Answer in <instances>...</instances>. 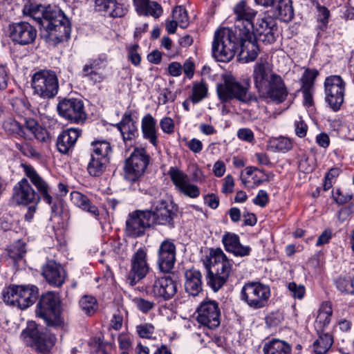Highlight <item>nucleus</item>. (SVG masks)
Returning a JSON list of instances; mask_svg holds the SVG:
<instances>
[{"mask_svg":"<svg viewBox=\"0 0 354 354\" xmlns=\"http://www.w3.org/2000/svg\"><path fill=\"white\" fill-rule=\"evenodd\" d=\"M235 15V32L228 28H221L214 33L212 43V55L218 61L230 62L238 48V35L250 34L254 28L253 19L257 11L248 6L245 1L239 2L233 8Z\"/></svg>","mask_w":354,"mask_h":354,"instance_id":"f257e3e1","label":"nucleus"},{"mask_svg":"<svg viewBox=\"0 0 354 354\" xmlns=\"http://www.w3.org/2000/svg\"><path fill=\"white\" fill-rule=\"evenodd\" d=\"M23 12L39 23L41 28L46 32L45 36L49 42L56 45L70 38V21L58 8L50 5L44 6L36 3H29L24 6Z\"/></svg>","mask_w":354,"mask_h":354,"instance_id":"f03ea898","label":"nucleus"},{"mask_svg":"<svg viewBox=\"0 0 354 354\" xmlns=\"http://www.w3.org/2000/svg\"><path fill=\"white\" fill-rule=\"evenodd\" d=\"M223 82L216 85V93L221 103L225 104L236 100L244 104L257 101V97L250 92V80L245 79L243 82H239L230 73L225 74Z\"/></svg>","mask_w":354,"mask_h":354,"instance_id":"7ed1b4c3","label":"nucleus"},{"mask_svg":"<svg viewBox=\"0 0 354 354\" xmlns=\"http://www.w3.org/2000/svg\"><path fill=\"white\" fill-rule=\"evenodd\" d=\"M32 88L34 93L44 99L54 97L59 91L58 78L55 72L41 70L32 77Z\"/></svg>","mask_w":354,"mask_h":354,"instance_id":"20e7f679","label":"nucleus"},{"mask_svg":"<svg viewBox=\"0 0 354 354\" xmlns=\"http://www.w3.org/2000/svg\"><path fill=\"white\" fill-rule=\"evenodd\" d=\"M59 298L54 292H48L41 295L37 304V314L48 326L60 325Z\"/></svg>","mask_w":354,"mask_h":354,"instance_id":"39448f33","label":"nucleus"},{"mask_svg":"<svg viewBox=\"0 0 354 354\" xmlns=\"http://www.w3.org/2000/svg\"><path fill=\"white\" fill-rule=\"evenodd\" d=\"M150 156L143 148H136L126 160L124 178L127 180L135 183L145 174L149 163Z\"/></svg>","mask_w":354,"mask_h":354,"instance_id":"423d86ee","label":"nucleus"},{"mask_svg":"<svg viewBox=\"0 0 354 354\" xmlns=\"http://www.w3.org/2000/svg\"><path fill=\"white\" fill-rule=\"evenodd\" d=\"M20 337L26 345L42 353H48L56 342L55 335L48 329L40 332L37 328L30 326L21 332Z\"/></svg>","mask_w":354,"mask_h":354,"instance_id":"0eeeda50","label":"nucleus"},{"mask_svg":"<svg viewBox=\"0 0 354 354\" xmlns=\"http://www.w3.org/2000/svg\"><path fill=\"white\" fill-rule=\"evenodd\" d=\"M324 86L326 102L333 111H339L344 101L346 82L341 76L332 75L326 77Z\"/></svg>","mask_w":354,"mask_h":354,"instance_id":"6e6552de","label":"nucleus"},{"mask_svg":"<svg viewBox=\"0 0 354 354\" xmlns=\"http://www.w3.org/2000/svg\"><path fill=\"white\" fill-rule=\"evenodd\" d=\"M270 297L269 286L258 282L245 283L241 290V299L254 309L266 306Z\"/></svg>","mask_w":354,"mask_h":354,"instance_id":"1a4fd4ad","label":"nucleus"},{"mask_svg":"<svg viewBox=\"0 0 354 354\" xmlns=\"http://www.w3.org/2000/svg\"><path fill=\"white\" fill-rule=\"evenodd\" d=\"M177 209L172 202L160 200L154 202L146 214L151 225H165L174 227V218L176 215Z\"/></svg>","mask_w":354,"mask_h":354,"instance_id":"9d476101","label":"nucleus"},{"mask_svg":"<svg viewBox=\"0 0 354 354\" xmlns=\"http://www.w3.org/2000/svg\"><path fill=\"white\" fill-rule=\"evenodd\" d=\"M57 110L59 115L73 123H82L86 119L84 102L77 98H64L59 102Z\"/></svg>","mask_w":354,"mask_h":354,"instance_id":"9b49d317","label":"nucleus"},{"mask_svg":"<svg viewBox=\"0 0 354 354\" xmlns=\"http://www.w3.org/2000/svg\"><path fill=\"white\" fill-rule=\"evenodd\" d=\"M197 322L209 329H214L220 324V309L216 301L206 300L203 301L196 310Z\"/></svg>","mask_w":354,"mask_h":354,"instance_id":"f8f14e48","label":"nucleus"},{"mask_svg":"<svg viewBox=\"0 0 354 354\" xmlns=\"http://www.w3.org/2000/svg\"><path fill=\"white\" fill-rule=\"evenodd\" d=\"M177 290V283L170 276L156 278L153 284L147 288L148 294L165 301L171 299Z\"/></svg>","mask_w":354,"mask_h":354,"instance_id":"ddd939ff","label":"nucleus"},{"mask_svg":"<svg viewBox=\"0 0 354 354\" xmlns=\"http://www.w3.org/2000/svg\"><path fill=\"white\" fill-rule=\"evenodd\" d=\"M149 270L147 250L145 248H139L131 257V267L127 274V280L130 285L133 286L143 279Z\"/></svg>","mask_w":354,"mask_h":354,"instance_id":"4468645a","label":"nucleus"},{"mask_svg":"<svg viewBox=\"0 0 354 354\" xmlns=\"http://www.w3.org/2000/svg\"><path fill=\"white\" fill-rule=\"evenodd\" d=\"M151 226L146 210H136L130 213L126 221L125 233L128 236L138 237L144 234L146 228Z\"/></svg>","mask_w":354,"mask_h":354,"instance_id":"2eb2a0df","label":"nucleus"},{"mask_svg":"<svg viewBox=\"0 0 354 354\" xmlns=\"http://www.w3.org/2000/svg\"><path fill=\"white\" fill-rule=\"evenodd\" d=\"M9 30L12 40L20 45L32 44L37 37V30L28 22L14 23Z\"/></svg>","mask_w":354,"mask_h":354,"instance_id":"dca6fc26","label":"nucleus"},{"mask_svg":"<svg viewBox=\"0 0 354 354\" xmlns=\"http://www.w3.org/2000/svg\"><path fill=\"white\" fill-rule=\"evenodd\" d=\"M275 21L270 16L259 17L256 24L252 29L256 39H259L263 43L272 44L275 41L274 28Z\"/></svg>","mask_w":354,"mask_h":354,"instance_id":"f3484780","label":"nucleus"},{"mask_svg":"<svg viewBox=\"0 0 354 354\" xmlns=\"http://www.w3.org/2000/svg\"><path fill=\"white\" fill-rule=\"evenodd\" d=\"M158 265L162 272H169L176 261V246L170 239L163 241L158 251Z\"/></svg>","mask_w":354,"mask_h":354,"instance_id":"a211bd4d","label":"nucleus"},{"mask_svg":"<svg viewBox=\"0 0 354 354\" xmlns=\"http://www.w3.org/2000/svg\"><path fill=\"white\" fill-rule=\"evenodd\" d=\"M41 274L46 281L55 287H61L66 279V272L61 264L54 260H48L42 266Z\"/></svg>","mask_w":354,"mask_h":354,"instance_id":"6ab92c4d","label":"nucleus"},{"mask_svg":"<svg viewBox=\"0 0 354 354\" xmlns=\"http://www.w3.org/2000/svg\"><path fill=\"white\" fill-rule=\"evenodd\" d=\"M273 75L269 63L266 60H260L255 64L253 71V79L256 88L259 93H264L269 85Z\"/></svg>","mask_w":354,"mask_h":354,"instance_id":"aec40b11","label":"nucleus"},{"mask_svg":"<svg viewBox=\"0 0 354 354\" xmlns=\"http://www.w3.org/2000/svg\"><path fill=\"white\" fill-rule=\"evenodd\" d=\"M13 198L19 205H28L39 201V196L26 178H22L14 187Z\"/></svg>","mask_w":354,"mask_h":354,"instance_id":"412c9836","label":"nucleus"},{"mask_svg":"<svg viewBox=\"0 0 354 354\" xmlns=\"http://www.w3.org/2000/svg\"><path fill=\"white\" fill-rule=\"evenodd\" d=\"M208 261L209 266L207 268L229 277L232 264L221 248L212 249Z\"/></svg>","mask_w":354,"mask_h":354,"instance_id":"4be33fe9","label":"nucleus"},{"mask_svg":"<svg viewBox=\"0 0 354 354\" xmlns=\"http://www.w3.org/2000/svg\"><path fill=\"white\" fill-rule=\"evenodd\" d=\"M106 66V62L104 59H92L84 64L82 70V77L87 78L93 84H97L106 79V75L99 71Z\"/></svg>","mask_w":354,"mask_h":354,"instance_id":"5701e85b","label":"nucleus"},{"mask_svg":"<svg viewBox=\"0 0 354 354\" xmlns=\"http://www.w3.org/2000/svg\"><path fill=\"white\" fill-rule=\"evenodd\" d=\"M26 176L31 183L36 187L38 192L42 196V199L48 205L53 203V198L49 194V187L47 183L37 174L35 169L28 165H22Z\"/></svg>","mask_w":354,"mask_h":354,"instance_id":"b1692460","label":"nucleus"},{"mask_svg":"<svg viewBox=\"0 0 354 354\" xmlns=\"http://www.w3.org/2000/svg\"><path fill=\"white\" fill-rule=\"evenodd\" d=\"M238 36L240 40L239 55L241 59L247 62L254 61L258 55L259 47L253 32H250V34L247 35Z\"/></svg>","mask_w":354,"mask_h":354,"instance_id":"393cba45","label":"nucleus"},{"mask_svg":"<svg viewBox=\"0 0 354 354\" xmlns=\"http://www.w3.org/2000/svg\"><path fill=\"white\" fill-rule=\"evenodd\" d=\"M263 94H266L271 100L281 103L285 100L288 91L282 78L277 75H273L270 80L269 85L265 89Z\"/></svg>","mask_w":354,"mask_h":354,"instance_id":"a878e982","label":"nucleus"},{"mask_svg":"<svg viewBox=\"0 0 354 354\" xmlns=\"http://www.w3.org/2000/svg\"><path fill=\"white\" fill-rule=\"evenodd\" d=\"M184 277V286L186 292L193 297L198 296L203 290L201 272L196 269H189L185 272Z\"/></svg>","mask_w":354,"mask_h":354,"instance_id":"bb28decb","label":"nucleus"},{"mask_svg":"<svg viewBox=\"0 0 354 354\" xmlns=\"http://www.w3.org/2000/svg\"><path fill=\"white\" fill-rule=\"evenodd\" d=\"M80 133L81 130L78 128H70L64 131L57 139V150L62 153H67L74 147Z\"/></svg>","mask_w":354,"mask_h":354,"instance_id":"cd10ccee","label":"nucleus"},{"mask_svg":"<svg viewBox=\"0 0 354 354\" xmlns=\"http://www.w3.org/2000/svg\"><path fill=\"white\" fill-rule=\"evenodd\" d=\"M222 242L225 250L233 253L235 256H248L251 251L249 246L242 245L240 243L239 236L233 233H225L222 238Z\"/></svg>","mask_w":354,"mask_h":354,"instance_id":"c85d7f7f","label":"nucleus"},{"mask_svg":"<svg viewBox=\"0 0 354 354\" xmlns=\"http://www.w3.org/2000/svg\"><path fill=\"white\" fill-rule=\"evenodd\" d=\"M19 308L25 309L32 305L39 295L38 288L34 285L19 286Z\"/></svg>","mask_w":354,"mask_h":354,"instance_id":"c756f323","label":"nucleus"},{"mask_svg":"<svg viewBox=\"0 0 354 354\" xmlns=\"http://www.w3.org/2000/svg\"><path fill=\"white\" fill-rule=\"evenodd\" d=\"M124 142L131 141L138 135V129L132 120L131 114L125 112L120 122L117 124Z\"/></svg>","mask_w":354,"mask_h":354,"instance_id":"7c9ffc66","label":"nucleus"},{"mask_svg":"<svg viewBox=\"0 0 354 354\" xmlns=\"http://www.w3.org/2000/svg\"><path fill=\"white\" fill-rule=\"evenodd\" d=\"M71 199L73 204L95 218H97L100 212L97 206L91 203L88 198L79 192H72L71 193Z\"/></svg>","mask_w":354,"mask_h":354,"instance_id":"2f4dec72","label":"nucleus"},{"mask_svg":"<svg viewBox=\"0 0 354 354\" xmlns=\"http://www.w3.org/2000/svg\"><path fill=\"white\" fill-rule=\"evenodd\" d=\"M141 129L143 138L148 140L153 146L157 145L156 120L150 114L144 116L141 121Z\"/></svg>","mask_w":354,"mask_h":354,"instance_id":"473e14b6","label":"nucleus"},{"mask_svg":"<svg viewBox=\"0 0 354 354\" xmlns=\"http://www.w3.org/2000/svg\"><path fill=\"white\" fill-rule=\"evenodd\" d=\"M332 314L333 308L330 303H322L318 310L317 318L315 322V327L317 333L323 332L325 327L329 324Z\"/></svg>","mask_w":354,"mask_h":354,"instance_id":"72a5a7b5","label":"nucleus"},{"mask_svg":"<svg viewBox=\"0 0 354 354\" xmlns=\"http://www.w3.org/2000/svg\"><path fill=\"white\" fill-rule=\"evenodd\" d=\"M274 9V16L281 21L288 22L294 16V10L291 0H279L272 7Z\"/></svg>","mask_w":354,"mask_h":354,"instance_id":"f704fd0d","label":"nucleus"},{"mask_svg":"<svg viewBox=\"0 0 354 354\" xmlns=\"http://www.w3.org/2000/svg\"><path fill=\"white\" fill-rule=\"evenodd\" d=\"M264 354H291V346L283 340L272 339L263 348Z\"/></svg>","mask_w":354,"mask_h":354,"instance_id":"c9c22d12","label":"nucleus"},{"mask_svg":"<svg viewBox=\"0 0 354 354\" xmlns=\"http://www.w3.org/2000/svg\"><path fill=\"white\" fill-rule=\"evenodd\" d=\"M317 333L319 337L313 343L314 352L315 354H325L333 345V338L328 333Z\"/></svg>","mask_w":354,"mask_h":354,"instance_id":"e433bc0d","label":"nucleus"},{"mask_svg":"<svg viewBox=\"0 0 354 354\" xmlns=\"http://www.w3.org/2000/svg\"><path fill=\"white\" fill-rule=\"evenodd\" d=\"M109 162V161L107 159H102V158H100L91 155V159L87 165V171L91 176H100L106 170Z\"/></svg>","mask_w":354,"mask_h":354,"instance_id":"4c0bfd02","label":"nucleus"},{"mask_svg":"<svg viewBox=\"0 0 354 354\" xmlns=\"http://www.w3.org/2000/svg\"><path fill=\"white\" fill-rule=\"evenodd\" d=\"M91 156L97 158L107 159L109 161V156L111 153V145L106 140H95L92 142Z\"/></svg>","mask_w":354,"mask_h":354,"instance_id":"58836bf2","label":"nucleus"},{"mask_svg":"<svg viewBox=\"0 0 354 354\" xmlns=\"http://www.w3.org/2000/svg\"><path fill=\"white\" fill-rule=\"evenodd\" d=\"M207 268V283L214 292H217L226 283L229 277L225 274H217L216 272L209 268Z\"/></svg>","mask_w":354,"mask_h":354,"instance_id":"ea45409f","label":"nucleus"},{"mask_svg":"<svg viewBox=\"0 0 354 354\" xmlns=\"http://www.w3.org/2000/svg\"><path fill=\"white\" fill-rule=\"evenodd\" d=\"M208 87L205 82L201 81L195 82L192 89L190 100L194 104H197L207 96Z\"/></svg>","mask_w":354,"mask_h":354,"instance_id":"a19ab883","label":"nucleus"},{"mask_svg":"<svg viewBox=\"0 0 354 354\" xmlns=\"http://www.w3.org/2000/svg\"><path fill=\"white\" fill-rule=\"evenodd\" d=\"M318 75L319 71L317 69L306 68L300 79L301 89L315 90V82Z\"/></svg>","mask_w":354,"mask_h":354,"instance_id":"79ce46f5","label":"nucleus"},{"mask_svg":"<svg viewBox=\"0 0 354 354\" xmlns=\"http://www.w3.org/2000/svg\"><path fill=\"white\" fill-rule=\"evenodd\" d=\"M19 286H12L3 290V300L6 304L19 308Z\"/></svg>","mask_w":354,"mask_h":354,"instance_id":"37998d69","label":"nucleus"},{"mask_svg":"<svg viewBox=\"0 0 354 354\" xmlns=\"http://www.w3.org/2000/svg\"><path fill=\"white\" fill-rule=\"evenodd\" d=\"M2 127L8 134H16L21 137H24L25 135L24 127L12 118L5 120Z\"/></svg>","mask_w":354,"mask_h":354,"instance_id":"c03bdc74","label":"nucleus"},{"mask_svg":"<svg viewBox=\"0 0 354 354\" xmlns=\"http://www.w3.org/2000/svg\"><path fill=\"white\" fill-rule=\"evenodd\" d=\"M168 174L178 190L189 180L187 175L176 167H171Z\"/></svg>","mask_w":354,"mask_h":354,"instance_id":"a18cd8bd","label":"nucleus"},{"mask_svg":"<svg viewBox=\"0 0 354 354\" xmlns=\"http://www.w3.org/2000/svg\"><path fill=\"white\" fill-rule=\"evenodd\" d=\"M270 145L274 151L283 153L290 150L292 147L290 140L283 136L272 139Z\"/></svg>","mask_w":354,"mask_h":354,"instance_id":"49530a36","label":"nucleus"},{"mask_svg":"<svg viewBox=\"0 0 354 354\" xmlns=\"http://www.w3.org/2000/svg\"><path fill=\"white\" fill-rule=\"evenodd\" d=\"M82 310L87 315H91L97 310V301L95 297L85 295L80 301Z\"/></svg>","mask_w":354,"mask_h":354,"instance_id":"de8ad7c7","label":"nucleus"},{"mask_svg":"<svg viewBox=\"0 0 354 354\" xmlns=\"http://www.w3.org/2000/svg\"><path fill=\"white\" fill-rule=\"evenodd\" d=\"M172 18L178 22V26L182 28H185L188 26L187 13L182 6H176L173 10Z\"/></svg>","mask_w":354,"mask_h":354,"instance_id":"09e8293b","label":"nucleus"},{"mask_svg":"<svg viewBox=\"0 0 354 354\" xmlns=\"http://www.w3.org/2000/svg\"><path fill=\"white\" fill-rule=\"evenodd\" d=\"M16 148L25 156L34 159L40 158V153L29 142H25L21 144H16Z\"/></svg>","mask_w":354,"mask_h":354,"instance_id":"8fccbe9b","label":"nucleus"},{"mask_svg":"<svg viewBox=\"0 0 354 354\" xmlns=\"http://www.w3.org/2000/svg\"><path fill=\"white\" fill-rule=\"evenodd\" d=\"M26 252L25 244L20 241L12 245L8 250L10 257L15 261L21 259Z\"/></svg>","mask_w":354,"mask_h":354,"instance_id":"3c124183","label":"nucleus"},{"mask_svg":"<svg viewBox=\"0 0 354 354\" xmlns=\"http://www.w3.org/2000/svg\"><path fill=\"white\" fill-rule=\"evenodd\" d=\"M125 12L121 4L118 3L116 0H111L109 5H108V10L106 15L116 18L122 17L124 15Z\"/></svg>","mask_w":354,"mask_h":354,"instance_id":"603ef678","label":"nucleus"},{"mask_svg":"<svg viewBox=\"0 0 354 354\" xmlns=\"http://www.w3.org/2000/svg\"><path fill=\"white\" fill-rule=\"evenodd\" d=\"M133 301L137 308L143 313H149L156 306V304L153 301L142 297H136Z\"/></svg>","mask_w":354,"mask_h":354,"instance_id":"864d4df0","label":"nucleus"},{"mask_svg":"<svg viewBox=\"0 0 354 354\" xmlns=\"http://www.w3.org/2000/svg\"><path fill=\"white\" fill-rule=\"evenodd\" d=\"M162 8L158 2L150 1L146 8V10L142 14V15H150L155 19H158L162 15Z\"/></svg>","mask_w":354,"mask_h":354,"instance_id":"5fc2aeb1","label":"nucleus"},{"mask_svg":"<svg viewBox=\"0 0 354 354\" xmlns=\"http://www.w3.org/2000/svg\"><path fill=\"white\" fill-rule=\"evenodd\" d=\"M336 286L337 289L342 292L353 294V287L352 279H346L345 278L339 277L336 281Z\"/></svg>","mask_w":354,"mask_h":354,"instance_id":"6e6d98bb","label":"nucleus"},{"mask_svg":"<svg viewBox=\"0 0 354 354\" xmlns=\"http://www.w3.org/2000/svg\"><path fill=\"white\" fill-rule=\"evenodd\" d=\"M319 14L317 15V21L319 23V28L324 29L328 22V17L330 15L329 10L324 6H317Z\"/></svg>","mask_w":354,"mask_h":354,"instance_id":"4d7b16f0","label":"nucleus"},{"mask_svg":"<svg viewBox=\"0 0 354 354\" xmlns=\"http://www.w3.org/2000/svg\"><path fill=\"white\" fill-rule=\"evenodd\" d=\"M179 191L192 198H197L200 195L199 188L196 185L189 183V180Z\"/></svg>","mask_w":354,"mask_h":354,"instance_id":"13d9d810","label":"nucleus"},{"mask_svg":"<svg viewBox=\"0 0 354 354\" xmlns=\"http://www.w3.org/2000/svg\"><path fill=\"white\" fill-rule=\"evenodd\" d=\"M136 331L141 338H151L154 333V326L151 324H140L136 326Z\"/></svg>","mask_w":354,"mask_h":354,"instance_id":"bf43d9fd","label":"nucleus"},{"mask_svg":"<svg viewBox=\"0 0 354 354\" xmlns=\"http://www.w3.org/2000/svg\"><path fill=\"white\" fill-rule=\"evenodd\" d=\"M288 288L290 295L294 298L302 299L305 294V287L303 285H297L295 282H290L288 284Z\"/></svg>","mask_w":354,"mask_h":354,"instance_id":"052dcab7","label":"nucleus"},{"mask_svg":"<svg viewBox=\"0 0 354 354\" xmlns=\"http://www.w3.org/2000/svg\"><path fill=\"white\" fill-rule=\"evenodd\" d=\"M299 169L305 173H309L314 169L313 160L306 156L301 157L299 162Z\"/></svg>","mask_w":354,"mask_h":354,"instance_id":"680f3d73","label":"nucleus"},{"mask_svg":"<svg viewBox=\"0 0 354 354\" xmlns=\"http://www.w3.org/2000/svg\"><path fill=\"white\" fill-rule=\"evenodd\" d=\"M118 343L120 349L125 351L132 346L131 337L129 334L121 333L118 336Z\"/></svg>","mask_w":354,"mask_h":354,"instance_id":"e2e57ef3","label":"nucleus"},{"mask_svg":"<svg viewBox=\"0 0 354 354\" xmlns=\"http://www.w3.org/2000/svg\"><path fill=\"white\" fill-rule=\"evenodd\" d=\"M160 127L163 132L171 133L174 130V123L171 118L165 117L160 121Z\"/></svg>","mask_w":354,"mask_h":354,"instance_id":"0e129e2a","label":"nucleus"},{"mask_svg":"<svg viewBox=\"0 0 354 354\" xmlns=\"http://www.w3.org/2000/svg\"><path fill=\"white\" fill-rule=\"evenodd\" d=\"M33 135L38 141L42 142H48L51 139L50 134L48 131L41 126L37 129Z\"/></svg>","mask_w":354,"mask_h":354,"instance_id":"69168bd1","label":"nucleus"},{"mask_svg":"<svg viewBox=\"0 0 354 354\" xmlns=\"http://www.w3.org/2000/svg\"><path fill=\"white\" fill-rule=\"evenodd\" d=\"M268 194L263 189L259 190L256 197L253 199V203L256 205H259L262 207H265L268 204Z\"/></svg>","mask_w":354,"mask_h":354,"instance_id":"338daca9","label":"nucleus"},{"mask_svg":"<svg viewBox=\"0 0 354 354\" xmlns=\"http://www.w3.org/2000/svg\"><path fill=\"white\" fill-rule=\"evenodd\" d=\"M138 45L134 44L130 46L129 49V58L131 63L136 66L139 65L141 61L140 55L138 53Z\"/></svg>","mask_w":354,"mask_h":354,"instance_id":"774afa93","label":"nucleus"}]
</instances>
